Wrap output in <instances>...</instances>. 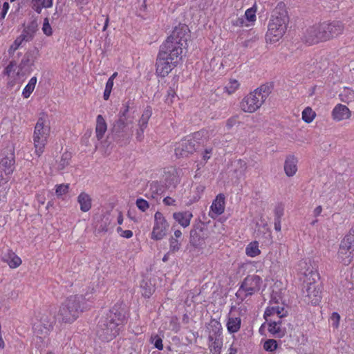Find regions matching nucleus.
Masks as SVG:
<instances>
[{"label":"nucleus","instance_id":"1","mask_svg":"<svg viewBox=\"0 0 354 354\" xmlns=\"http://www.w3.org/2000/svg\"><path fill=\"white\" fill-rule=\"evenodd\" d=\"M189 30L185 25L176 27L160 46V52L167 56L173 64H179L187 47Z\"/></svg>","mask_w":354,"mask_h":354},{"label":"nucleus","instance_id":"2","mask_svg":"<svg viewBox=\"0 0 354 354\" xmlns=\"http://www.w3.org/2000/svg\"><path fill=\"white\" fill-rule=\"evenodd\" d=\"M94 300L92 295H71L62 303L56 317L59 322L73 323L83 311L91 306Z\"/></svg>","mask_w":354,"mask_h":354},{"label":"nucleus","instance_id":"3","mask_svg":"<svg viewBox=\"0 0 354 354\" xmlns=\"http://www.w3.org/2000/svg\"><path fill=\"white\" fill-rule=\"evenodd\" d=\"M288 21V17L286 10L282 6L277 7L268 23V31L266 34L267 43L274 44L283 37L287 28Z\"/></svg>","mask_w":354,"mask_h":354},{"label":"nucleus","instance_id":"4","mask_svg":"<svg viewBox=\"0 0 354 354\" xmlns=\"http://www.w3.org/2000/svg\"><path fill=\"white\" fill-rule=\"evenodd\" d=\"M123 320L120 314H117L113 308L106 317L98 322L97 335L102 341L109 342L118 335Z\"/></svg>","mask_w":354,"mask_h":354},{"label":"nucleus","instance_id":"5","mask_svg":"<svg viewBox=\"0 0 354 354\" xmlns=\"http://www.w3.org/2000/svg\"><path fill=\"white\" fill-rule=\"evenodd\" d=\"M50 131V122L48 116L45 113L41 114L35 124L32 135L35 153L39 157L44 151Z\"/></svg>","mask_w":354,"mask_h":354},{"label":"nucleus","instance_id":"6","mask_svg":"<svg viewBox=\"0 0 354 354\" xmlns=\"http://www.w3.org/2000/svg\"><path fill=\"white\" fill-rule=\"evenodd\" d=\"M52 326V322L47 314L39 313L36 316L32 324L35 334L32 344L36 348L43 350L48 346V335Z\"/></svg>","mask_w":354,"mask_h":354},{"label":"nucleus","instance_id":"7","mask_svg":"<svg viewBox=\"0 0 354 354\" xmlns=\"http://www.w3.org/2000/svg\"><path fill=\"white\" fill-rule=\"evenodd\" d=\"M270 93L268 86H261L245 95L240 102V109L245 113H252L264 104Z\"/></svg>","mask_w":354,"mask_h":354},{"label":"nucleus","instance_id":"8","mask_svg":"<svg viewBox=\"0 0 354 354\" xmlns=\"http://www.w3.org/2000/svg\"><path fill=\"white\" fill-rule=\"evenodd\" d=\"M169 223L160 212L154 214L153 225L150 237L154 241H160L167 236Z\"/></svg>","mask_w":354,"mask_h":354},{"label":"nucleus","instance_id":"9","mask_svg":"<svg viewBox=\"0 0 354 354\" xmlns=\"http://www.w3.org/2000/svg\"><path fill=\"white\" fill-rule=\"evenodd\" d=\"M15 154L12 151L10 153L0 162V185H3L7 183L10 176L13 173L15 169Z\"/></svg>","mask_w":354,"mask_h":354},{"label":"nucleus","instance_id":"10","mask_svg":"<svg viewBox=\"0 0 354 354\" xmlns=\"http://www.w3.org/2000/svg\"><path fill=\"white\" fill-rule=\"evenodd\" d=\"M215 331L209 336V348L212 354H220L223 346L222 328L218 322H214Z\"/></svg>","mask_w":354,"mask_h":354},{"label":"nucleus","instance_id":"11","mask_svg":"<svg viewBox=\"0 0 354 354\" xmlns=\"http://www.w3.org/2000/svg\"><path fill=\"white\" fill-rule=\"evenodd\" d=\"M178 64H173L167 56L159 51L156 64V73L160 77H166Z\"/></svg>","mask_w":354,"mask_h":354},{"label":"nucleus","instance_id":"12","mask_svg":"<svg viewBox=\"0 0 354 354\" xmlns=\"http://www.w3.org/2000/svg\"><path fill=\"white\" fill-rule=\"evenodd\" d=\"M261 283L262 280L259 276H248L243 281L239 291L244 292L246 295H251L259 290Z\"/></svg>","mask_w":354,"mask_h":354},{"label":"nucleus","instance_id":"13","mask_svg":"<svg viewBox=\"0 0 354 354\" xmlns=\"http://www.w3.org/2000/svg\"><path fill=\"white\" fill-rule=\"evenodd\" d=\"M201 133V132H197L194 133L193 138L182 140L175 149L176 154L179 156H186L192 153L195 150V140L198 139Z\"/></svg>","mask_w":354,"mask_h":354},{"label":"nucleus","instance_id":"14","mask_svg":"<svg viewBox=\"0 0 354 354\" xmlns=\"http://www.w3.org/2000/svg\"><path fill=\"white\" fill-rule=\"evenodd\" d=\"M353 260L354 250L341 241L337 254V261L343 266H348Z\"/></svg>","mask_w":354,"mask_h":354},{"label":"nucleus","instance_id":"15","mask_svg":"<svg viewBox=\"0 0 354 354\" xmlns=\"http://www.w3.org/2000/svg\"><path fill=\"white\" fill-rule=\"evenodd\" d=\"M352 112L349 108L342 104H337L331 111V118L335 122L347 120L351 118Z\"/></svg>","mask_w":354,"mask_h":354},{"label":"nucleus","instance_id":"16","mask_svg":"<svg viewBox=\"0 0 354 354\" xmlns=\"http://www.w3.org/2000/svg\"><path fill=\"white\" fill-rule=\"evenodd\" d=\"M324 33L326 35V40L335 37L343 32L344 27L340 21H333L331 23H323Z\"/></svg>","mask_w":354,"mask_h":354},{"label":"nucleus","instance_id":"17","mask_svg":"<svg viewBox=\"0 0 354 354\" xmlns=\"http://www.w3.org/2000/svg\"><path fill=\"white\" fill-rule=\"evenodd\" d=\"M225 210V196L223 194H218L212 202L210 206L209 215L214 218L222 214Z\"/></svg>","mask_w":354,"mask_h":354},{"label":"nucleus","instance_id":"18","mask_svg":"<svg viewBox=\"0 0 354 354\" xmlns=\"http://www.w3.org/2000/svg\"><path fill=\"white\" fill-rule=\"evenodd\" d=\"M304 293L306 294L307 301L313 305L317 304L321 299L320 290L315 283L308 284Z\"/></svg>","mask_w":354,"mask_h":354},{"label":"nucleus","instance_id":"19","mask_svg":"<svg viewBox=\"0 0 354 354\" xmlns=\"http://www.w3.org/2000/svg\"><path fill=\"white\" fill-rule=\"evenodd\" d=\"M283 169L288 177L294 176L298 170V158L292 155L287 156L284 162Z\"/></svg>","mask_w":354,"mask_h":354},{"label":"nucleus","instance_id":"20","mask_svg":"<svg viewBox=\"0 0 354 354\" xmlns=\"http://www.w3.org/2000/svg\"><path fill=\"white\" fill-rule=\"evenodd\" d=\"M287 312L285 310L282 305H274L267 307L264 313V318L267 322H269V317L272 316H277L278 318L286 317Z\"/></svg>","mask_w":354,"mask_h":354},{"label":"nucleus","instance_id":"21","mask_svg":"<svg viewBox=\"0 0 354 354\" xmlns=\"http://www.w3.org/2000/svg\"><path fill=\"white\" fill-rule=\"evenodd\" d=\"M172 216L180 226L185 228L190 225L193 214L189 211H182L173 213Z\"/></svg>","mask_w":354,"mask_h":354},{"label":"nucleus","instance_id":"22","mask_svg":"<svg viewBox=\"0 0 354 354\" xmlns=\"http://www.w3.org/2000/svg\"><path fill=\"white\" fill-rule=\"evenodd\" d=\"M2 260L7 263L10 268H17L22 263L21 258L11 250H8L3 255Z\"/></svg>","mask_w":354,"mask_h":354},{"label":"nucleus","instance_id":"23","mask_svg":"<svg viewBox=\"0 0 354 354\" xmlns=\"http://www.w3.org/2000/svg\"><path fill=\"white\" fill-rule=\"evenodd\" d=\"M77 202L80 205V210L83 212H88L92 207V198L89 194L82 192L77 196Z\"/></svg>","mask_w":354,"mask_h":354},{"label":"nucleus","instance_id":"24","mask_svg":"<svg viewBox=\"0 0 354 354\" xmlns=\"http://www.w3.org/2000/svg\"><path fill=\"white\" fill-rule=\"evenodd\" d=\"M107 129L106 122L104 118L101 115H98L96 119V127L95 133L97 140H101Z\"/></svg>","mask_w":354,"mask_h":354},{"label":"nucleus","instance_id":"25","mask_svg":"<svg viewBox=\"0 0 354 354\" xmlns=\"http://www.w3.org/2000/svg\"><path fill=\"white\" fill-rule=\"evenodd\" d=\"M241 325V319L239 317H229L226 326L230 333H237Z\"/></svg>","mask_w":354,"mask_h":354},{"label":"nucleus","instance_id":"26","mask_svg":"<svg viewBox=\"0 0 354 354\" xmlns=\"http://www.w3.org/2000/svg\"><path fill=\"white\" fill-rule=\"evenodd\" d=\"M261 254L258 241H254L247 245L245 254L249 257H256Z\"/></svg>","mask_w":354,"mask_h":354},{"label":"nucleus","instance_id":"27","mask_svg":"<svg viewBox=\"0 0 354 354\" xmlns=\"http://www.w3.org/2000/svg\"><path fill=\"white\" fill-rule=\"evenodd\" d=\"M339 100L348 104L354 99V90L348 87H344L339 94Z\"/></svg>","mask_w":354,"mask_h":354},{"label":"nucleus","instance_id":"28","mask_svg":"<svg viewBox=\"0 0 354 354\" xmlns=\"http://www.w3.org/2000/svg\"><path fill=\"white\" fill-rule=\"evenodd\" d=\"M165 181L167 187H176V186L179 183V178L176 171L173 170L172 172H169V174H166Z\"/></svg>","mask_w":354,"mask_h":354},{"label":"nucleus","instance_id":"29","mask_svg":"<svg viewBox=\"0 0 354 354\" xmlns=\"http://www.w3.org/2000/svg\"><path fill=\"white\" fill-rule=\"evenodd\" d=\"M205 190V186L199 185L196 187L194 192L189 196V201L187 203V205H191L192 204L197 202L201 198L203 193Z\"/></svg>","mask_w":354,"mask_h":354},{"label":"nucleus","instance_id":"30","mask_svg":"<svg viewBox=\"0 0 354 354\" xmlns=\"http://www.w3.org/2000/svg\"><path fill=\"white\" fill-rule=\"evenodd\" d=\"M35 30L30 26L25 27L21 34L18 36L24 43L32 39Z\"/></svg>","mask_w":354,"mask_h":354},{"label":"nucleus","instance_id":"31","mask_svg":"<svg viewBox=\"0 0 354 354\" xmlns=\"http://www.w3.org/2000/svg\"><path fill=\"white\" fill-rule=\"evenodd\" d=\"M152 114V110L150 107H147L142 112L140 118L138 120V127L147 128L149 120Z\"/></svg>","mask_w":354,"mask_h":354},{"label":"nucleus","instance_id":"32","mask_svg":"<svg viewBox=\"0 0 354 354\" xmlns=\"http://www.w3.org/2000/svg\"><path fill=\"white\" fill-rule=\"evenodd\" d=\"M37 79L36 77H32L29 80L27 85L25 86V88L23 90L22 95L24 98H28L30 97L31 93L33 92L36 84H37Z\"/></svg>","mask_w":354,"mask_h":354},{"label":"nucleus","instance_id":"33","mask_svg":"<svg viewBox=\"0 0 354 354\" xmlns=\"http://www.w3.org/2000/svg\"><path fill=\"white\" fill-rule=\"evenodd\" d=\"M315 117L316 113L309 106L306 107L301 113L302 120L308 124L311 123Z\"/></svg>","mask_w":354,"mask_h":354},{"label":"nucleus","instance_id":"34","mask_svg":"<svg viewBox=\"0 0 354 354\" xmlns=\"http://www.w3.org/2000/svg\"><path fill=\"white\" fill-rule=\"evenodd\" d=\"M240 86L239 82L236 79H230L225 84L224 89L225 91L230 95L234 93Z\"/></svg>","mask_w":354,"mask_h":354},{"label":"nucleus","instance_id":"35","mask_svg":"<svg viewBox=\"0 0 354 354\" xmlns=\"http://www.w3.org/2000/svg\"><path fill=\"white\" fill-rule=\"evenodd\" d=\"M256 12H257V8L255 6H253L250 8H248L245 12V17L247 21V24H250V26H252L254 23L255 22L257 17H256Z\"/></svg>","mask_w":354,"mask_h":354},{"label":"nucleus","instance_id":"36","mask_svg":"<svg viewBox=\"0 0 354 354\" xmlns=\"http://www.w3.org/2000/svg\"><path fill=\"white\" fill-rule=\"evenodd\" d=\"M313 33L315 32L317 35V38L319 39V41H326V35L324 33V28L323 23L317 25H315L313 26Z\"/></svg>","mask_w":354,"mask_h":354},{"label":"nucleus","instance_id":"37","mask_svg":"<svg viewBox=\"0 0 354 354\" xmlns=\"http://www.w3.org/2000/svg\"><path fill=\"white\" fill-rule=\"evenodd\" d=\"M342 241L354 250V227H353L350 230L349 232L344 236Z\"/></svg>","mask_w":354,"mask_h":354},{"label":"nucleus","instance_id":"38","mask_svg":"<svg viewBox=\"0 0 354 354\" xmlns=\"http://www.w3.org/2000/svg\"><path fill=\"white\" fill-rule=\"evenodd\" d=\"M313 31V26L309 28L306 32L305 35V39L307 43L309 44H313L315 43L319 42V40L318 38H317V35L315 32H312Z\"/></svg>","mask_w":354,"mask_h":354},{"label":"nucleus","instance_id":"39","mask_svg":"<svg viewBox=\"0 0 354 354\" xmlns=\"http://www.w3.org/2000/svg\"><path fill=\"white\" fill-rule=\"evenodd\" d=\"M24 43V42L17 37L9 47L8 50V54L10 55H13L15 52L23 45Z\"/></svg>","mask_w":354,"mask_h":354},{"label":"nucleus","instance_id":"40","mask_svg":"<svg viewBox=\"0 0 354 354\" xmlns=\"http://www.w3.org/2000/svg\"><path fill=\"white\" fill-rule=\"evenodd\" d=\"M297 270L302 274L307 275L308 272H311L310 270V266L306 261H301L297 265Z\"/></svg>","mask_w":354,"mask_h":354},{"label":"nucleus","instance_id":"41","mask_svg":"<svg viewBox=\"0 0 354 354\" xmlns=\"http://www.w3.org/2000/svg\"><path fill=\"white\" fill-rule=\"evenodd\" d=\"M277 348V343L274 339H268L263 344V348L267 351H274Z\"/></svg>","mask_w":354,"mask_h":354},{"label":"nucleus","instance_id":"42","mask_svg":"<svg viewBox=\"0 0 354 354\" xmlns=\"http://www.w3.org/2000/svg\"><path fill=\"white\" fill-rule=\"evenodd\" d=\"M70 154L68 153H64L62 156V158L60 162L58 163L57 168L58 169H64L66 165L69 164Z\"/></svg>","mask_w":354,"mask_h":354},{"label":"nucleus","instance_id":"43","mask_svg":"<svg viewBox=\"0 0 354 354\" xmlns=\"http://www.w3.org/2000/svg\"><path fill=\"white\" fill-rule=\"evenodd\" d=\"M68 184H60L56 186L55 193L57 196H62L66 194L68 191Z\"/></svg>","mask_w":354,"mask_h":354},{"label":"nucleus","instance_id":"44","mask_svg":"<svg viewBox=\"0 0 354 354\" xmlns=\"http://www.w3.org/2000/svg\"><path fill=\"white\" fill-rule=\"evenodd\" d=\"M329 321L334 328H337L339 325L340 315L337 313L334 312L332 313Z\"/></svg>","mask_w":354,"mask_h":354},{"label":"nucleus","instance_id":"45","mask_svg":"<svg viewBox=\"0 0 354 354\" xmlns=\"http://www.w3.org/2000/svg\"><path fill=\"white\" fill-rule=\"evenodd\" d=\"M136 203L137 207L142 212H145L149 207V203L143 198L137 199Z\"/></svg>","mask_w":354,"mask_h":354},{"label":"nucleus","instance_id":"46","mask_svg":"<svg viewBox=\"0 0 354 354\" xmlns=\"http://www.w3.org/2000/svg\"><path fill=\"white\" fill-rule=\"evenodd\" d=\"M116 231L118 232V234L121 236V237H123V238H125V239H130L133 236V232L131 230H122V228L121 227H118L117 229H116Z\"/></svg>","mask_w":354,"mask_h":354},{"label":"nucleus","instance_id":"47","mask_svg":"<svg viewBox=\"0 0 354 354\" xmlns=\"http://www.w3.org/2000/svg\"><path fill=\"white\" fill-rule=\"evenodd\" d=\"M180 243L176 239L171 238L169 239V249L171 252H175L180 250Z\"/></svg>","mask_w":354,"mask_h":354},{"label":"nucleus","instance_id":"48","mask_svg":"<svg viewBox=\"0 0 354 354\" xmlns=\"http://www.w3.org/2000/svg\"><path fill=\"white\" fill-rule=\"evenodd\" d=\"M42 30L46 36H50L53 33L52 28L47 18H46L44 21Z\"/></svg>","mask_w":354,"mask_h":354},{"label":"nucleus","instance_id":"49","mask_svg":"<svg viewBox=\"0 0 354 354\" xmlns=\"http://www.w3.org/2000/svg\"><path fill=\"white\" fill-rule=\"evenodd\" d=\"M268 330L273 335L278 333L280 331L279 324L276 322H270L268 324Z\"/></svg>","mask_w":354,"mask_h":354},{"label":"nucleus","instance_id":"50","mask_svg":"<svg viewBox=\"0 0 354 354\" xmlns=\"http://www.w3.org/2000/svg\"><path fill=\"white\" fill-rule=\"evenodd\" d=\"M141 288L142 289V295L145 297H149L153 292L154 289L151 286H147V287H144V285H141Z\"/></svg>","mask_w":354,"mask_h":354},{"label":"nucleus","instance_id":"51","mask_svg":"<svg viewBox=\"0 0 354 354\" xmlns=\"http://www.w3.org/2000/svg\"><path fill=\"white\" fill-rule=\"evenodd\" d=\"M16 68V64L14 62H10L5 68L4 74L8 76H11L12 73L15 72Z\"/></svg>","mask_w":354,"mask_h":354},{"label":"nucleus","instance_id":"52","mask_svg":"<svg viewBox=\"0 0 354 354\" xmlns=\"http://www.w3.org/2000/svg\"><path fill=\"white\" fill-rule=\"evenodd\" d=\"M41 0H31V7L37 14L41 13Z\"/></svg>","mask_w":354,"mask_h":354},{"label":"nucleus","instance_id":"53","mask_svg":"<svg viewBox=\"0 0 354 354\" xmlns=\"http://www.w3.org/2000/svg\"><path fill=\"white\" fill-rule=\"evenodd\" d=\"M153 342H154V346L158 350L163 349L162 340L158 335H156L153 337Z\"/></svg>","mask_w":354,"mask_h":354},{"label":"nucleus","instance_id":"54","mask_svg":"<svg viewBox=\"0 0 354 354\" xmlns=\"http://www.w3.org/2000/svg\"><path fill=\"white\" fill-rule=\"evenodd\" d=\"M162 202L165 205H167V206H176V199H174V198L170 197V196H167V197L164 198Z\"/></svg>","mask_w":354,"mask_h":354},{"label":"nucleus","instance_id":"55","mask_svg":"<svg viewBox=\"0 0 354 354\" xmlns=\"http://www.w3.org/2000/svg\"><path fill=\"white\" fill-rule=\"evenodd\" d=\"M176 97V93L172 89H169L167 93L166 102L168 104H171L174 102V99Z\"/></svg>","mask_w":354,"mask_h":354},{"label":"nucleus","instance_id":"56","mask_svg":"<svg viewBox=\"0 0 354 354\" xmlns=\"http://www.w3.org/2000/svg\"><path fill=\"white\" fill-rule=\"evenodd\" d=\"M53 5V0H41V12L43 8H50Z\"/></svg>","mask_w":354,"mask_h":354},{"label":"nucleus","instance_id":"57","mask_svg":"<svg viewBox=\"0 0 354 354\" xmlns=\"http://www.w3.org/2000/svg\"><path fill=\"white\" fill-rule=\"evenodd\" d=\"M10 8V5L8 2H5L3 5L2 10L1 11V18L4 19L8 10Z\"/></svg>","mask_w":354,"mask_h":354},{"label":"nucleus","instance_id":"58","mask_svg":"<svg viewBox=\"0 0 354 354\" xmlns=\"http://www.w3.org/2000/svg\"><path fill=\"white\" fill-rule=\"evenodd\" d=\"M233 25L236 26H245L246 27L250 26V24H247L243 18H239L236 20L233 21Z\"/></svg>","mask_w":354,"mask_h":354},{"label":"nucleus","instance_id":"59","mask_svg":"<svg viewBox=\"0 0 354 354\" xmlns=\"http://www.w3.org/2000/svg\"><path fill=\"white\" fill-rule=\"evenodd\" d=\"M145 129L146 128H142L141 127H138V129L136 131V138L138 140H142L143 134H144V131H145Z\"/></svg>","mask_w":354,"mask_h":354},{"label":"nucleus","instance_id":"60","mask_svg":"<svg viewBox=\"0 0 354 354\" xmlns=\"http://www.w3.org/2000/svg\"><path fill=\"white\" fill-rule=\"evenodd\" d=\"M212 151V149L211 148L206 149L205 150L204 153L203 155V158L205 162L207 161L210 158Z\"/></svg>","mask_w":354,"mask_h":354},{"label":"nucleus","instance_id":"61","mask_svg":"<svg viewBox=\"0 0 354 354\" xmlns=\"http://www.w3.org/2000/svg\"><path fill=\"white\" fill-rule=\"evenodd\" d=\"M322 206H317L315 208L314 211H313V214H314V216H318L320 215V214L322 213Z\"/></svg>","mask_w":354,"mask_h":354},{"label":"nucleus","instance_id":"62","mask_svg":"<svg viewBox=\"0 0 354 354\" xmlns=\"http://www.w3.org/2000/svg\"><path fill=\"white\" fill-rule=\"evenodd\" d=\"M113 82L108 80V81L106 83L105 89L112 91L113 86Z\"/></svg>","mask_w":354,"mask_h":354},{"label":"nucleus","instance_id":"63","mask_svg":"<svg viewBox=\"0 0 354 354\" xmlns=\"http://www.w3.org/2000/svg\"><path fill=\"white\" fill-rule=\"evenodd\" d=\"M128 112V107L126 108L124 113H122V115L120 118V122L122 124H125V118H126V113Z\"/></svg>","mask_w":354,"mask_h":354},{"label":"nucleus","instance_id":"64","mask_svg":"<svg viewBox=\"0 0 354 354\" xmlns=\"http://www.w3.org/2000/svg\"><path fill=\"white\" fill-rule=\"evenodd\" d=\"M229 354H236L237 353V348L234 346L233 344L230 346L228 349Z\"/></svg>","mask_w":354,"mask_h":354}]
</instances>
